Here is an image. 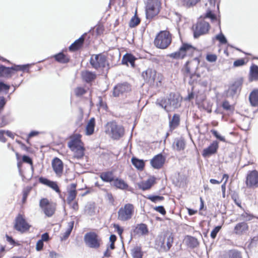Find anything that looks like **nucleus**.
<instances>
[{"instance_id":"09e8293b","label":"nucleus","mask_w":258,"mask_h":258,"mask_svg":"<svg viewBox=\"0 0 258 258\" xmlns=\"http://www.w3.org/2000/svg\"><path fill=\"white\" fill-rule=\"evenodd\" d=\"M216 39L218 40L221 44H226L227 42V39L224 34L221 32L220 34L217 35L215 37Z\"/></svg>"},{"instance_id":"a878e982","label":"nucleus","mask_w":258,"mask_h":258,"mask_svg":"<svg viewBox=\"0 0 258 258\" xmlns=\"http://www.w3.org/2000/svg\"><path fill=\"white\" fill-rule=\"evenodd\" d=\"M148 229L146 224L141 223L138 224L135 229L134 232L136 234H140L144 235L148 233Z\"/></svg>"},{"instance_id":"f03ea898","label":"nucleus","mask_w":258,"mask_h":258,"mask_svg":"<svg viewBox=\"0 0 258 258\" xmlns=\"http://www.w3.org/2000/svg\"><path fill=\"white\" fill-rule=\"evenodd\" d=\"M105 128V133L114 140H118L124 134V128L122 126L117 124L114 121L107 122Z\"/></svg>"},{"instance_id":"ddd939ff","label":"nucleus","mask_w":258,"mask_h":258,"mask_svg":"<svg viewBox=\"0 0 258 258\" xmlns=\"http://www.w3.org/2000/svg\"><path fill=\"white\" fill-rule=\"evenodd\" d=\"M173 236L172 234L171 233L170 234H166L164 238L161 237L156 241V243L162 250L166 252L171 247L173 242Z\"/></svg>"},{"instance_id":"a18cd8bd","label":"nucleus","mask_w":258,"mask_h":258,"mask_svg":"<svg viewBox=\"0 0 258 258\" xmlns=\"http://www.w3.org/2000/svg\"><path fill=\"white\" fill-rule=\"evenodd\" d=\"M87 92V90L82 87H77L74 89V93L77 97H81Z\"/></svg>"},{"instance_id":"0e129e2a","label":"nucleus","mask_w":258,"mask_h":258,"mask_svg":"<svg viewBox=\"0 0 258 258\" xmlns=\"http://www.w3.org/2000/svg\"><path fill=\"white\" fill-rule=\"evenodd\" d=\"M154 210L158 212L162 215H164L166 214V211L162 206H157L154 208Z\"/></svg>"},{"instance_id":"a19ab883","label":"nucleus","mask_w":258,"mask_h":258,"mask_svg":"<svg viewBox=\"0 0 258 258\" xmlns=\"http://www.w3.org/2000/svg\"><path fill=\"white\" fill-rule=\"evenodd\" d=\"M68 196L67 199V203L70 204L75 199L77 196V190H68Z\"/></svg>"},{"instance_id":"4d7b16f0","label":"nucleus","mask_w":258,"mask_h":258,"mask_svg":"<svg viewBox=\"0 0 258 258\" xmlns=\"http://www.w3.org/2000/svg\"><path fill=\"white\" fill-rule=\"evenodd\" d=\"M7 103V100L4 96H0V113L4 110Z\"/></svg>"},{"instance_id":"680f3d73","label":"nucleus","mask_w":258,"mask_h":258,"mask_svg":"<svg viewBox=\"0 0 258 258\" xmlns=\"http://www.w3.org/2000/svg\"><path fill=\"white\" fill-rule=\"evenodd\" d=\"M22 161L24 162L30 164L32 166L33 162L32 159L27 155H23L22 157ZM32 168H33V167L32 166Z\"/></svg>"},{"instance_id":"cd10ccee","label":"nucleus","mask_w":258,"mask_h":258,"mask_svg":"<svg viewBox=\"0 0 258 258\" xmlns=\"http://www.w3.org/2000/svg\"><path fill=\"white\" fill-rule=\"evenodd\" d=\"M113 185L117 188L122 190L126 189L128 185L123 179L116 178L113 182Z\"/></svg>"},{"instance_id":"864d4df0","label":"nucleus","mask_w":258,"mask_h":258,"mask_svg":"<svg viewBox=\"0 0 258 258\" xmlns=\"http://www.w3.org/2000/svg\"><path fill=\"white\" fill-rule=\"evenodd\" d=\"M10 121L5 115L0 117V127H4L9 123Z\"/></svg>"},{"instance_id":"7ed1b4c3","label":"nucleus","mask_w":258,"mask_h":258,"mask_svg":"<svg viewBox=\"0 0 258 258\" xmlns=\"http://www.w3.org/2000/svg\"><path fill=\"white\" fill-rule=\"evenodd\" d=\"M161 3L159 0H147L146 8V17L151 20L157 15L160 11Z\"/></svg>"},{"instance_id":"13d9d810","label":"nucleus","mask_w":258,"mask_h":258,"mask_svg":"<svg viewBox=\"0 0 258 258\" xmlns=\"http://www.w3.org/2000/svg\"><path fill=\"white\" fill-rule=\"evenodd\" d=\"M245 62L244 59L240 58L234 61L233 63V66L235 67H241L243 66L245 64Z\"/></svg>"},{"instance_id":"393cba45","label":"nucleus","mask_w":258,"mask_h":258,"mask_svg":"<svg viewBox=\"0 0 258 258\" xmlns=\"http://www.w3.org/2000/svg\"><path fill=\"white\" fill-rule=\"evenodd\" d=\"M137 60V58L131 53H126L123 56L122 59V63L123 64H127L130 63L131 66L133 68L135 67V60Z\"/></svg>"},{"instance_id":"c9c22d12","label":"nucleus","mask_w":258,"mask_h":258,"mask_svg":"<svg viewBox=\"0 0 258 258\" xmlns=\"http://www.w3.org/2000/svg\"><path fill=\"white\" fill-rule=\"evenodd\" d=\"M96 74L91 72L86 71L82 73L83 80L87 83H90L96 78Z\"/></svg>"},{"instance_id":"c03bdc74","label":"nucleus","mask_w":258,"mask_h":258,"mask_svg":"<svg viewBox=\"0 0 258 258\" xmlns=\"http://www.w3.org/2000/svg\"><path fill=\"white\" fill-rule=\"evenodd\" d=\"M10 88V86L4 82L0 81V94H7Z\"/></svg>"},{"instance_id":"412c9836","label":"nucleus","mask_w":258,"mask_h":258,"mask_svg":"<svg viewBox=\"0 0 258 258\" xmlns=\"http://www.w3.org/2000/svg\"><path fill=\"white\" fill-rule=\"evenodd\" d=\"M142 76L146 83L152 84L155 82L156 72L152 69H148L142 73Z\"/></svg>"},{"instance_id":"4c0bfd02","label":"nucleus","mask_w":258,"mask_h":258,"mask_svg":"<svg viewBox=\"0 0 258 258\" xmlns=\"http://www.w3.org/2000/svg\"><path fill=\"white\" fill-rule=\"evenodd\" d=\"M72 151L74 152V157L77 159H82L85 155V148L83 146L80 147L79 148L76 149V150Z\"/></svg>"},{"instance_id":"20e7f679","label":"nucleus","mask_w":258,"mask_h":258,"mask_svg":"<svg viewBox=\"0 0 258 258\" xmlns=\"http://www.w3.org/2000/svg\"><path fill=\"white\" fill-rule=\"evenodd\" d=\"M28 67V64L24 65L14 64L11 67H7L3 64H0V78L10 79L15 72L24 71Z\"/></svg>"},{"instance_id":"338daca9","label":"nucleus","mask_w":258,"mask_h":258,"mask_svg":"<svg viewBox=\"0 0 258 258\" xmlns=\"http://www.w3.org/2000/svg\"><path fill=\"white\" fill-rule=\"evenodd\" d=\"M44 243L42 241V240H39L36 245V249L37 251H40L42 249L43 247Z\"/></svg>"},{"instance_id":"a211bd4d","label":"nucleus","mask_w":258,"mask_h":258,"mask_svg":"<svg viewBox=\"0 0 258 258\" xmlns=\"http://www.w3.org/2000/svg\"><path fill=\"white\" fill-rule=\"evenodd\" d=\"M218 148V142L217 141H213L207 148L203 150L202 156L204 157H209L216 153Z\"/></svg>"},{"instance_id":"bf43d9fd","label":"nucleus","mask_w":258,"mask_h":258,"mask_svg":"<svg viewBox=\"0 0 258 258\" xmlns=\"http://www.w3.org/2000/svg\"><path fill=\"white\" fill-rule=\"evenodd\" d=\"M30 189L28 188H25L23 190V198H22V202L23 203H25L26 200H27V197L29 194V192H30Z\"/></svg>"},{"instance_id":"37998d69","label":"nucleus","mask_w":258,"mask_h":258,"mask_svg":"<svg viewBox=\"0 0 258 258\" xmlns=\"http://www.w3.org/2000/svg\"><path fill=\"white\" fill-rule=\"evenodd\" d=\"M250 76L254 79L258 78V66L256 64H252L250 69Z\"/></svg>"},{"instance_id":"f3484780","label":"nucleus","mask_w":258,"mask_h":258,"mask_svg":"<svg viewBox=\"0 0 258 258\" xmlns=\"http://www.w3.org/2000/svg\"><path fill=\"white\" fill-rule=\"evenodd\" d=\"M249 230V227L247 222L241 221L237 223L233 228V233L238 236L246 235Z\"/></svg>"},{"instance_id":"e433bc0d","label":"nucleus","mask_w":258,"mask_h":258,"mask_svg":"<svg viewBox=\"0 0 258 258\" xmlns=\"http://www.w3.org/2000/svg\"><path fill=\"white\" fill-rule=\"evenodd\" d=\"M133 165L139 170H142L145 166V163L143 160L139 159L136 157L132 158Z\"/></svg>"},{"instance_id":"2eb2a0df","label":"nucleus","mask_w":258,"mask_h":258,"mask_svg":"<svg viewBox=\"0 0 258 258\" xmlns=\"http://www.w3.org/2000/svg\"><path fill=\"white\" fill-rule=\"evenodd\" d=\"M245 183L249 188L258 187V172L255 170L249 171L247 174Z\"/></svg>"},{"instance_id":"5701e85b","label":"nucleus","mask_w":258,"mask_h":258,"mask_svg":"<svg viewBox=\"0 0 258 258\" xmlns=\"http://www.w3.org/2000/svg\"><path fill=\"white\" fill-rule=\"evenodd\" d=\"M86 33L83 34L79 39L75 41L70 46L69 50L71 51H74L80 48L84 42L85 36Z\"/></svg>"},{"instance_id":"bb28decb","label":"nucleus","mask_w":258,"mask_h":258,"mask_svg":"<svg viewBox=\"0 0 258 258\" xmlns=\"http://www.w3.org/2000/svg\"><path fill=\"white\" fill-rule=\"evenodd\" d=\"M173 147L178 151L184 150L185 148V142L181 137L175 138L173 144Z\"/></svg>"},{"instance_id":"2f4dec72","label":"nucleus","mask_w":258,"mask_h":258,"mask_svg":"<svg viewBox=\"0 0 258 258\" xmlns=\"http://www.w3.org/2000/svg\"><path fill=\"white\" fill-rule=\"evenodd\" d=\"M95 125V119L94 117H92L86 125V134L87 135L90 136L94 133Z\"/></svg>"},{"instance_id":"39448f33","label":"nucleus","mask_w":258,"mask_h":258,"mask_svg":"<svg viewBox=\"0 0 258 258\" xmlns=\"http://www.w3.org/2000/svg\"><path fill=\"white\" fill-rule=\"evenodd\" d=\"M195 50L191 44L183 43L178 51L170 53L169 56L174 59H183L186 55H192Z\"/></svg>"},{"instance_id":"6e6552de","label":"nucleus","mask_w":258,"mask_h":258,"mask_svg":"<svg viewBox=\"0 0 258 258\" xmlns=\"http://www.w3.org/2000/svg\"><path fill=\"white\" fill-rule=\"evenodd\" d=\"M84 242L89 248L97 249L100 246L101 239L94 232L86 233L84 237Z\"/></svg>"},{"instance_id":"aec40b11","label":"nucleus","mask_w":258,"mask_h":258,"mask_svg":"<svg viewBox=\"0 0 258 258\" xmlns=\"http://www.w3.org/2000/svg\"><path fill=\"white\" fill-rule=\"evenodd\" d=\"M52 167L55 174L59 176L62 175L63 164L62 161L57 157H55L52 161Z\"/></svg>"},{"instance_id":"052dcab7","label":"nucleus","mask_w":258,"mask_h":258,"mask_svg":"<svg viewBox=\"0 0 258 258\" xmlns=\"http://www.w3.org/2000/svg\"><path fill=\"white\" fill-rule=\"evenodd\" d=\"M217 57L216 55L214 54H209L207 55L206 59L209 62H215L217 60Z\"/></svg>"},{"instance_id":"7c9ffc66","label":"nucleus","mask_w":258,"mask_h":258,"mask_svg":"<svg viewBox=\"0 0 258 258\" xmlns=\"http://www.w3.org/2000/svg\"><path fill=\"white\" fill-rule=\"evenodd\" d=\"M100 177L103 181L106 182H113L115 179L113 177V172L111 171L101 173Z\"/></svg>"},{"instance_id":"de8ad7c7","label":"nucleus","mask_w":258,"mask_h":258,"mask_svg":"<svg viewBox=\"0 0 258 258\" xmlns=\"http://www.w3.org/2000/svg\"><path fill=\"white\" fill-rule=\"evenodd\" d=\"M147 198L154 203H156L158 201H162L164 199L163 196L157 195H149L148 197H147Z\"/></svg>"},{"instance_id":"4be33fe9","label":"nucleus","mask_w":258,"mask_h":258,"mask_svg":"<svg viewBox=\"0 0 258 258\" xmlns=\"http://www.w3.org/2000/svg\"><path fill=\"white\" fill-rule=\"evenodd\" d=\"M83 146V143L81 142L79 135H77L76 137L72 138L68 143V146L71 151H74L76 150V149Z\"/></svg>"},{"instance_id":"1a4fd4ad","label":"nucleus","mask_w":258,"mask_h":258,"mask_svg":"<svg viewBox=\"0 0 258 258\" xmlns=\"http://www.w3.org/2000/svg\"><path fill=\"white\" fill-rule=\"evenodd\" d=\"M90 63L92 67L98 70L99 68H106L108 69V64L107 63L106 57L102 54L93 55L90 60Z\"/></svg>"},{"instance_id":"b1692460","label":"nucleus","mask_w":258,"mask_h":258,"mask_svg":"<svg viewBox=\"0 0 258 258\" xmlns=\"http://www.w3.org/2000/svg\"><path fill=\"white\" fill-rule=\"evenodd\" d=\"M248 99L252 107H258V89H254L250 92Z\"/></svg>"},{"instance_id":"603ef678","label":"nucleus","mask_w":258,"mask_h":258,"mask_svg":"<svg viewBox=\"0 0 258 258\" xmlns=\"http://www.w3.org/2000/svg\"><path fill=\"white\" fill-rule=\"evenodd\" d=\"M48 186L53 189L56 192H60L59 187L56 182L50 180Z\"/></svg>"},{"instance_id":"e2e57ef3","label":"nucleus","mask_w":258,"mask_h":258,"mask_svg":"<svg viewBox=\"0 0 258 258\" xmlns=\"http://www.w3.org/2000/svg\"><path fill=\"white\" fill-rule=\"evenodd\" d=\"M113 227L116 230L118 235L121 236L123 231V229L117 224H114Z\"/></svg>"},{"instance_id":"c85d7f7f","label":"nucleus","mask_w":258,"mask_h":258,"mask_svg":"<svg viewBox=\"0 0 258 258\" xmlns=\"http://www.w3.org/2000/svg\"><path fill=\"white\" fill-rule=\"evenodd\" d=\"M53 57L56 61L61 63H67L70 61V58L62 52L54 54Z\"/></svg>"},{"instance_id":"58836bf2","label":"nucleus","mask_w":258,"mask_h":258,"mask_svg":"<svg viewBox=\"0 0 258 258\" xmlns=\"http://www.w3.org/2000/svg\"><path fill=\"white\" fill-rule=\"evenodd\" d=\"M132 255L133 258H142L143 253L140 246H135L132 249Z\"/></svg>"},{"instance_id":"f257e3e1","label":"nucleus","mask_w":258,"mask_h":258,"mask_svg":"<svg viewBox=\"0 0 258 258\" xmlns=\"http://www.w3.org/2000/svg\"><path fill=\"white\" fill-rule=\"evenodd\" d=\"M181 100L179 95L171 93L166 97L157 99L155 103L168 112L180 107Z\"/></svg>"},{"instance_id":"72a5a7b5","label":"nucleus","mask_w":258,"mask_h":258,"mask_svg":"<svg viewBox=\"0 0 258 258\" xmlns=\"http://www.w3.org/2000/svg\"><path fill=\"white\" fill-rule=\"evenodd\" d=\"M180 117L177 114H174L172 119L169 121V126L171 130L176 128L179 124Z\"/></svg>"},{"instance_id":"ea45409f","label":"nucleus","mask_w":258,"mask_h":258,"mask_svg":"<svg viewBox=\"0 0 258 258\" xmlns=\"http://www.w3.org/2000/svg\"><path fill=\"white\" fill-rule=\"evenodd\" d=\"M224 258H242L241 253L236 250H230Z\"/></svg>"},{"instance_id":"dca6fc26","label":"nucleus","mask_w":258,"mask_h":258,"mask_svg":"<svg viewBox=\"0 0 258 258\" xmlns=\"http://www.w3.org/2000/svg\"><path fill=\"white\" fill-rule=\"evenodd\" d=\"M243 83L242 78L238 79L234 81V82L229 87L227 95L229 97H233L237 95L241 90V86Z\"/></svg>"},{"instance_id":"9d476101","label":"nucleus","mask_w":258,"mask_h":258,"mask_svg":"<svg viewBox=\"0 0 258 258\" xmlns=\"http://www.w3.org/2000/svg\"><path fill=\"white\" fill-rule=\"evenodd\" d=\"M209 23L205 21H199L193 26L194 37L198 38L200 36L207 34L210 30Z\"/></svg>"},{"instance_id":"9b49d317","label":"nucleus","mask_w":258,"mask_h":258,"mask_svg":"<svg viewBox=\"0 0 258 258\" xmlns=\"http://www.w3.org/2000/svg\"><path fill=\"white\" fill-rule=\"evenodd\" d=\"M31 225L26 221L24 216L19 214L15 219L14 229L21 233L27 232Z\"/></svg>"},{"instance_id":"f704fd0d","label":"nucleus","mask_w":258,"mask_h":258,"mask_svg":"<svg viewBox=\"0 0 258 258\" xmlns=\"http://www.w3.org/2000/svg\"><path fill=\"white\" fill-rule=\"evenodd\" d=\"M255 217L248 211H244L239 215V220L247 222L252 220Z\"/></svg>"},{"instance_id":"69168bd1","label":"nucleus","mask_w":258,"mask_h":258,"mask_svg":"<svg viewBox=\"0 0 258 258\" xmlns=\"http://www.w3.org/2000/svg\"><path fill=\"white\" fill-rule=\"evenodd\" d=\"M50 181V180L48 179L47 178H46L45 177H40L39 178V182L43 184L46 185L47 186H48Z\"/></svg>"},{"instance_id":"5fc2aeb1","label":"nucleus","mask_w":258,"mask_h":258,"mask_svg":"<svg viewBox=\"0 0 258 258\" xmlns=\"http://www.w3.org/2000/svg\"><path fill=\"white\" fill-rule=\"evenodd\" d=\"M221 229V226H217L215 227L211 232V237L213 239H215L217 235V233L219 232Z\"/></svg>"},{"instance_id":"f8f14e48","label":"nucleus","mask_w":258,"mask_h":258,"mask_svg":"<svg viewBox=\"0 0 258 258\" xmlns=\"http://www.w3.org/2000/svg\"><path fill=\"white\" fill-rule=\"evenodd\" d=\"M39 206L47 217H51L55 212V204L50 202L47 199H41L39 202Z\"/></svg>"},{"instance_id":"6e6d98bb","label":"nucleus","mask_w":258,"mask_h":258,"mask_svg":"<svg viewBox=\"0 0 258 258\" xmlns=\"http://www.w3.org/2000/svg\"><path fill=\"white\" fill-rule=\"evenodd\" d=\"M211 133L217 139L222 142H225V139L224 137L221 136L219 133L216 130H211Z\"/></svg>"},{"instance_id":"0eeeda50","label":"nucleus","mask_w":258,"mask_h":258,"mask_svg":"<svg viewBox=\"0 0 258 258\" xmlns=\"http://www.w3.org/2000/svg\"><path fill=\"white\" fill-rule=\"evenodd\" d=\"M134 213V206L132 204H126L121 207L117 212V219L121 221L130 220Z\"/></svg>"},{"instance_id":"423d86ee","label":"nucleus","mask_w":258,"mask_h":258,"mask_svg":"<svg viewBox=\"0 0 258 258\" xmlns=\"http://www.w3.org/2000/svg\"><path fill=\"white\" fill-rule=\"evenodd\" d=\"M171 42V35L167 31H161L156 36L155 40V45L161 49L167 48Z\"/></svg>"},{"instance_id":"6ab92c4d","label":"nucleus","mask_w":258,"mask_h":258,"mask_svg":"<svg viewBox=\"0 0 258 258\" xmlns=\"http://www.w3.org/2000/svg\"><path fill=\"white\" fill-rule=\"evenodd\" d=\"M165 161V157L161 154H158L155 156L151 160V164L155 169H160L164 165Z\"/></svg>"},{"instance_id":"49530a36","label":"nucleus","mask_w":258,"mask_h":258,"mask_svg":"<svg viewBox=\"0 0 258 258\" xmlns=\"http://www.w3.org/2000/svg\"><path fill=\"white\" fill-rule=\"evenodd\" d=\"M140 23V19L136 16V14H135V16L131 20L130 26L131 27H135L139 24Z\"/></svg>"},{"instance_id":"473e14b6","label":"nucleus","mask_w":258,"mask_h":258,"mask_svg":"<svg viewBox=\"0 0 258 258\" xmlns=\"http://www.w3.org/2000/svg\"><path fill=\"white\" fill-rule=\"evenodd\" d=\"M185 242L188 247L191 248H195L199 245L198 239L195 237L187 235L185 238Z\"/></svg>"},{"instance_id":"774afa93","label":"nucleus","mask_w":258,"mask_h":258,"mask_svg":"<svg viewBox=\"0 0 258 258\" xmlns=\"http://www.w3.org/2000/svg\"><path fill=\"white\" fill-rule=\"evenodd\" d=\"M222 107L226 110H230L231 108V106L227 101H224L222 103Z\"/></svg>"},{"instance_id":"79ce46f5","label":"nucleus","mask_w":258,"mask_h":258,"mask_svg":"<svg viewBox=\"0 0 258 258\" xmlns=\"http://www.w3.org/2000/svg\"><path fill=\"white\" fill-rule=\"evenodd\" d=\"M200 0H181L182 5L186 7L190 8L195 6Z\"/></svg>"},{"instance_id":"c756f323","label":"nucleus","mask_w":258,"mask_h":258,"mask_svg":"<svg viewBox=\"0 0 258 258\" xmlns=\"http://www.w3.org/2000/svg\"><path fill=\"white\" fill-rule=\"evenodd\" d=\"M154 180L152 179H148L146 181H142L138 183L139 188L146 190L150 189L154 184Z\"/></svg>"},{"instance_id":"3c124183","label":"nucleus","mask_w":258,"mask_h":258,"mask_svg":"<svg viewBox=\"0 0 258 258\" xmlns=\"http://www.w3.org/2000/svg\"><path fill=\"white\" fill-rule=\"evenodd\" d=\"M205 17L210 19L212 21H217L216 15L210 10L207 11Z\"/></svg>"},{"instance_id":"8fccbe9b","label":"nucleus","mask_w":258,"mask_h":258,"mask_svg":"<svg viewBox=\"0 0 258 258\" xmlns=\"http://www.w3.org/2000/svg\"><path fill=\"white\" fill-rule=\"evenodd\" d=\"M188 63H189V61H187L186 62V63H185V65H184L185 68V74H184V77H187V75L189 74L190 80L189 81V83L192 84V82L191 80H192V77H194L195 76V74H192V75L190 74V69L188 67Z\"/></svg>"},{"instance_id":"4468645a","label":"nucleus","mask_w":258,"mask_h":258,"mask_svg":"<svg viewBox=\"0 0 258 258\" xmlns=\"http://www.w3.org/2000/svg\"><path fill=\"white\" fill-rule=\"evenodd\" d=\"M131 86L127 82L119 83L113 88V96L119 97L120 95H126L127 93L131 91Z\"/></svg>"}]
</instances>
